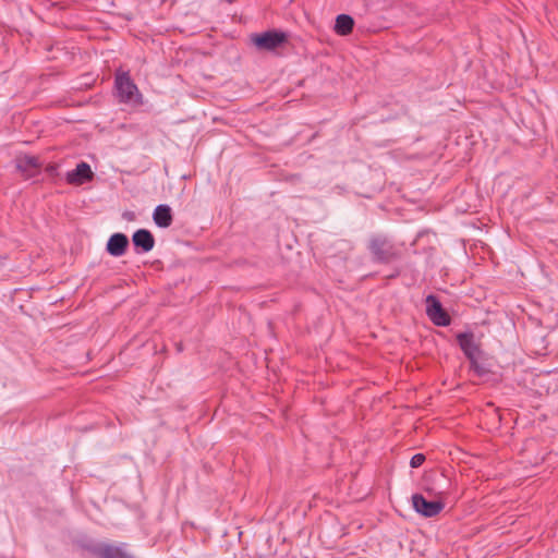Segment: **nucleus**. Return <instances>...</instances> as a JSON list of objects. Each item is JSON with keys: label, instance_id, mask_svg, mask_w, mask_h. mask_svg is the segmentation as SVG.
I'll list each match as a JSON object with an SVG mask.
<instances>
[{"label": "nucleus", "instance_id": "obj_5", "mask_svg": "<svg viewBox=\"0 0 558 558\" xmlns=\"http://www.w3.org/2000/svg\"><path fill=\"white\" fill-rule=\"evenodd\" d=\"M426 313L430 320L437 326H447L450 324L449 316L434 295L426 298Z\"/></svg>", "mask_w": 558, "mask_h": 558}, {"label": "nucleus", "instance_id": "obj_13", "mask_svg": "<svg viewBox=\"0 0 558 558\" xmlns=\"http://www.w3.org/2000/svg\"><path fill=\"white\" fill-rule=\"evenodd\" d=\"M100 558H132V556L122 547L105 546L99 550Z\"/></svg>", "mask_w": 558, "mask_h": 558}, {"label": "nucleus", "instance_id": "obj_6", "mask_svg": "<svg viewBox=\"0 0 558 558\" xmlns=\"http://www.w3.org/2000/svg\"><path fill=\"white\" fill-rule=\"evenodd\" d=\"M458 339L462 351L470 359L472 367L476 373L481 374V367L476 363V359L480 355V348L476 344L473 335H460Z\"/></svg>", "mask_w": 558, "mask_h": 558}, {"label": "nucleus", "instance_id": "obj_4", "mask_svg": "<svg viewBox=\"0 0 558 558\" xmlns=\"http://www.w3.org/2000/svg\"><path fill=\"white\" fill-rule=\"evenodd\" d=\"M369 250L377 260L387 262L396 256L393 245L381 236H375L369 242Z\"/></svg>", "mask_w": 558, "mask_h": 558}, {"label": "nucleus", "instance_id": "obj_14", "mask_svg": "<svg viewBox=\"0 0 558 558\" xmlns=\"http://www.w3.org/2000/svg\"><path fill=\"white\" fill-rule=\"evenodd\" d=\"M425 461V456L422 453H416L411 458L410 465L412 468L421 466Z\"/></svg>", "mask_w": 558, "mask_h": 558}, {"label": "nucleus", "instance_id": "obj_10", "mask_svg": "<svg viewBox=\"0 0 558 558\" xmlns=\"http://www.w3.org/2000/svg\"><path fill=\"white\" fill-rule=\"evenodd\" d=\"M132 241L136 247L142 248V251L145 253L151 251L155 245V239L153 234L146 229H140L134 232Z\"/></svg>", "mask_w": 558, "mask_h": 558}, {"label": "nucleus", "instance_id": "obj_12", "mask_svg": "<svg viewBox=\"0 0 558 558\" xmlns=\"http://www.w3.org/2000/svg\"><path fill=\"white\" fill-rule=\"evenodd\" d=\"M354 22L350 15L340 14L336 19L335 31L339 35H348L352 32Z\"/></svg>", "mask_w": 558, "mask_h": 558}, {"label": "nucleus", "instance_id": "obj_11", "mask_svg": "<svg viewBox=\"0 0 558 558\" xmlns=\"http://www.w3.org/2000/svg\"><path fill=\"white\" fill-rule=\"evenodd\" d=\"M154 222L160 228H168L172 223V213L168 205H158L153 214Z\"/></svg>", "mask_w": 558, "mask_h": 558}, {"label": "nucleus", "instance_id": "obj_9", "mask_svg": "<svg viewBox=\"0 0 558 558\" xmlns=\"http://www.w3.org/2000/svg\"><path fill=\"white\" fill-rule=\"evenodd\" d=\"M129 246V239L123 233L112 234L107 242V252L114 256H122Z\"/></svg>", "mask_w": 558, "mask_h": 558}, {"label": "nucleus", "instance_id": "obj_3", "mask_svg": "<svg viewBox=\"0 0 558 558\" xmlns=\"http://www.w3.org/2000/svg\"><path fill=\"white\" fill-rule=\"evenodd\" d=\"M251 39L259 50H275L286 41L287 37L281 32H265L252 35Z\"/></svg>", "mask_w": 558, "mask_h": 558}, {"label": "nucleus", "instance_id": "obj_15", "mask_svg": "<svg viewBox=\"0 0 558 558\" xmlns=\"http://www.w3.org/2000/svg\"><path fill=\"white\" fill-rule=\"evenodd\" d=\"M57 170V165H49L47 168H46V171L49 172V173H54Z\"/></svg>", "mask_w": 558, "mask_h": 558}, {"label": "nucleus", "instance_id": "obj_2", "mask_svg": "<svg viewBox=\"0 0 558 558\" xmlns=\"http://www.w3.org/2000/svg\"><path fill=\"white\" fill-rule=\"evenodd\" d=\"M116 88L121 101L133 105L142 104V95L128 73L117 75Z\"/></svg>", "mask_w": 558, "mask_h": 558}, {"label": "nucleus", "instance_id": "obj_7", "mask_svg": "<svg viewBox=\"0 0 558 558\" xmlns=\"http://www.w3.org/2000/svg\"><path fill=\"white\" fill-rule=\"evenodd\" d=\"M15 162L17 170L27 179L35 177L39 172L41 166L39 159L36 156L31 155L19 156Z\"/></svg>", "mask_w": 558, "mask_h": 558}, {"label": "nucleus", "instance_id": "obj_8", "mask_svg": "<svg viewBox=\"0 0 558 558\" xmlns=\"http://www.w3.org/2000/svg\"><path fill=\"white\" fill-rule=\"evenodd\" d=\"M92 178L93 171L86 162H80L74 170L66 173V181L72 185H81Z\"/></svg>", "mask_w": 558, "mask_h": 558}, {"label": "nucleus", "instance_id": "obj_1", "mask_svg": "<svg viewBox=\"0 0 558 558\" xmlns=\"http://www.w3.org/2000/svg\"><path fill=\"white\" fill-rule=\"evenodd\" d=\"M428 496L434 497L433 500H427L421 494H414L412 496V506L414 510L426 518H432L441 512L445 508L444 495L441 490H434L433 488L425 489Z\"/></svg>", "mask_w": 558, "mask_h": 558}]
</instances>
